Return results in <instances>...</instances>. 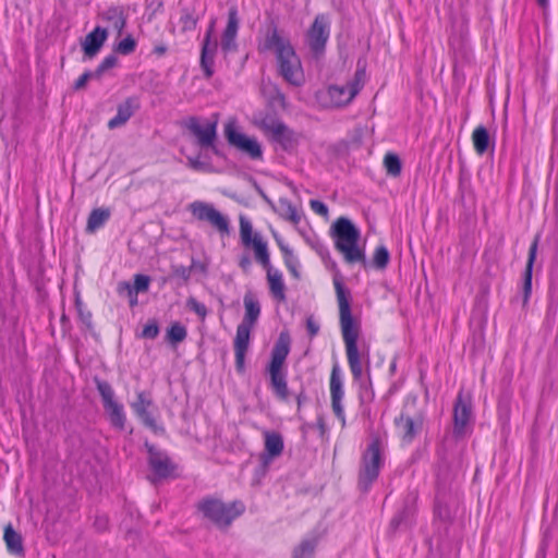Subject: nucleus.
Returning a JSON list of instances; mask_svg holds the SVG:
<instances>
[{"instance_id": "nucleus-1", "label": "nucleus", "mask_w": 558, "mask_h": 558, "mask_svg": "<svg viewBox=\"0 0 558 558\" xmlns=\"http://www.w3.org/2000/svg\"><path fill=\"white\" fill-rule=\"evenodd\" d=\"M333 286L339 305L340 326L343 341L345 344L348 363L353 379L355 381H360L363 376V366L361 361V354L357 348L359 328L357 326H355L353 316L351 314V293L344 287L341 278H339L338 276L333 278Z\"/></svg>"}, {"instance_id": "nucleus-2", "label": "nucleus", "mask_w": 558, "mask_h": 558, "mask_svg": "<svg viewBox=\"0 0 558 558\" xmlns=\"http://www.w3.org/2000/svg\"><path fill=\"white\" fill-rule=\"evenodd\" d=\"M264 48L275 50L279 74L291 85L300 86L303 82L301 60L290 40L281 37L276 26L268 31Z\"/></svg>"}, {"instance_id": "nucleus-3", "label": "nucleus", "mask_w": 558, "mask_h": 558, "mask_svg": "<svg viewBox=\"0 0 558 558\" xmlns=\"http://www.w3.org/2000/svg\"><path fill=\"white\" fill-rule=\"evenodd\" d=\"M335 239L336 248L342 253L345 263H360L364 268L368 266L364 248L357 245L360 231L347 217H339L330 228Z\"/></svg>"}, {"instance_id": "nucleus-4", "label": "nucleus", "mask_w": 558, "mask_h": 558, "mask_svg": "<svg viewBox=\"0 0 558 558\" xmlns=\"http://www.w3.org/2000/svg\"><path fill=\"white\" fill-rule=\"evenodd\" d=\"M291 338L288 332L282 331L270 353V361L266 366V374L269 377V386L274 395L281 401H287L290 393L288 389L287 372L284 364L290 352Z\"/></svg>"}, {"instance_id": "nucleus-5", "label": "nucleus", "mask_w": 558, "mask_h": 558, "mask_svg": "<svg viewBox=\"0 0 558 558\" xmlns=\"http://www.w3.org/2000/svg\"><path fill=\"white\" fill-rule=\"evenodd\" d=\"M243 302L245 314L243 320L236 327L234 338L235 369L239 374L245 372V354L250 345L251 330L260 315L259 302L251 292L245 293Z\"/></svg>"}, {"instance_id": "nucleus-6", "label": "nucleus", "mask_w": 558, "mask_h": 558, "mask_svg": "<svg viewBox=\"0 0 558 558\" xmlns=\"http://www.w3.org/2000/svg\"><path fill=\"white\" fill-rule=\"evenodd\" d=\"M242 500L225 502L219 498L205 497L197 504V510L219 530H228L233 521L245 512Z\"/></svg>"}, {"instance_id": "nucleus-7", "label": "nucleus", "mask_w": 558, "mask_h": 558, "mask_svg": "<svg viewBox=\"0 0 558 558\" xmlns=\"http://www.w3.org/2000/svg\"><path fill=\"white\" fill-rule=\"evenodd\" d=\"M380 446V438L374 437L362 456L357 480V486L362 493L368 492L373 483L378 478L383 465Z\"/></svg>"}, {"instance_id": "nucleus-8", "label": "nucleus", "mask_w": 558, "mask_h": 558, "mask_svg": "<svg viewBox=\"0 0 558 558\" xmlns=\"http://www.w3.org/2000/svg\"><path fill=\"white\" fill-rule=\"evenodd\" d=\"M144 446L148 453L147 463L153 473L147 477L150 483L156 484L159 481L177 476V464L170 459L167 452L159 450L148 441H145Z\"/></svg>"}, {"instance_id": "nucleus-9", "label": "nucleus", "mask_w": 558, "mask_h": 558, "mask_svg": "<svg viewBox=\"0 0 558 558\" xmlns=\"http://www.w3.org/2000/svg\"><path fill=\"white\" fill-rule=\"evenodd\" d=\"M218 113L211 116V120L201 123L198 117L192 116L182 122V126L194 137V143L201 149H208L217 142Z\"/></svg>"}, {"instance_id": "nucleus-10", "label": "nucleus", "mask_w": 558, "mask_h": 558, "mask_svg": "<svg viewBox=\"0 0 558 558\" xmlns=\"http://www.w3.org/2000/svg\"><path fill=\"white\" fill-rule=\"evenodd\" d=\"M259 129L271 133L274 142L278 143L284 151H292L298 145L295 132L279 120L276 114L266 113L258 123Z\"/></svg>"}, {"instance_id": "nucleus-11", "label": "nucleus", "mask_w": 558, "mask_h": 558, "mask_svg": "<svg viewBox=\"0 0 558 558\" xmlns=\"http://www.w3.org/2000/svg\"><path fill=\"white\" fill-rule=\"evenodd\" d=\"M225 136L230 146L247 155L252 160L263 158V149L258 141L239 132L235 121H229L225 125Z\"/></svg>"}, {"instance_id": "nucleus-12", "label": "nucleus", "mask_w": 558, "mask_h": 558, "mask_svg": "<svg viewBox=\"0 0 558 558\" xmlns=\"http://www.w3.org/2000/svg\"><path fill=\"white\" fill-rule=\"evenodd\" d=\"M329 35L328 16L317 14L306 33V43L315 59H319L324 54Z\"/></svg>"}, {"instance_id": "nucleus-13", "label": "nucleus", "mask_w": 558, "mask_h": 558, "mask_svg": "<svg viewBox=\"0 0 558 558\" xmlns=\"http://www.w3.org/2000/svg\"><path fill=\"white\" fill-rule=\"evenodd\" d=\"M190 211L198 221L208 222L218 232L223 234L230 233L229 220L217 210L214 205L201 201H195L190 204Z\"/></svg>"}, {"instance_id": "nucleus-14", "label": "nucleus", "mask_w": 558, "mask_h": 558, "mask_svg": "<svg viewBox=\"0 0 558 558\" xmlns=\"http://www.w3.org/2000/svg\"><path fill=\"white\" fill-rule=\"evenodd\" d=\"M251 222L243 216L240 217V236L244 246H253L256 260L267 270L272 267L269 259L267 243L258 234L252 236Z\"/></svg>"}, {"instance_id": "nucleus-15", "label": "nucleus", "mask_w": 558, "mask_h": 558, "mask_svg": "<svg viewBox=\"0 0 558 558\" xmlns=\"http://www.w3.org/2000/svg\"><path fill=\"white\" fill-rule=\"evenodd\" d=\"M395 425L399 430L402 442L411 444L423 430L424 415L422 413L411 415L407 410H403L395 418Z\"/></svg>"}, {"instance_id": "nucleus-16", "label": "nucleus", "mask_w": 558, "mask_h": 558, "mask_svg": "<svg viewBox=\"0 0 558 558\" xmlns=\"http://www.w3.org/2000/svg\"><path fill=\"white\" fill-rule=\"evenodd\" d=\"M153 405V399L147 391H138L136 400L131 403L132 410L146 427L150 428L155 434L163 433L165 428L157 425L153 413L149 411V408Z\"/></svg>"}, {"instance_id": "nucleus-17", "label": "nucleus", "mask_w": 558, "mask_h": 558, "mask_svg": "<svg viewBox=\"0 0 558 558\" xmlns=\"http://www.w3.org/2000/svg\"><path fill=\"white\" fill-rule=\"evenodd\" d=\"M215 21H211L202 44L201 50V68L204 72L206 78H210L214 73V64H215V56L218 49V43L216 40H211L214 33Z\"/></svg>"}, {"instance_id": "nucleus-18", "label": "nucleus", "mask_w": 558, "mask_h": 558, "mask_svg": "<svg viewBox=\"0 0 558 558\" xmlns=\"http://www.w3.org/2000/svg\"><path fill=\"white\" fill-rule=\"evenodd\" d=\"M342 380L340 377V369L337 364L333 365L330 374V396H331V409L337 418L341 422V426H345L344 410L342 407L343 398Z\"/></svg>"}, {"instance_id": "nucleus-19", "label": "nucleus", "mask_w": 558, "mask_h": 558, "mask_svg": "<svg viewBox=\"0 0 558 558\" xmlns=\"http://www.w3.org/2000/svg\"><path fill=\"white\" fill-rule=\"evenodd\" d=\"M472 415V407L470 397L464 396L463 391L458 393V397L453 407V433L456 436H460L464 433V428L468 425Z\"/></svg>"}, {"instance_id": "nucleus-20", "label": "nucleus", "mask_w": 558, "mask_h": 558, "mask_svg": "<svg viewBox=\"0 0 558 558\" xmlns=\"http://www.w3.org/2000/svg\"><path fill=\"white\" fill-rule=\"evenodd\" d=\"M239 24L238 9L233 5L228 11V23L221 37V49L226 53L236 49L235 38Z\"/></svg>"}, {"instance_id": "nucleus-21", "label": "nucleus", "mask_w": 558, "mask_h": 558, "mask_svg": "<svg viewBox=\"0 0 558 558\" xmlns=\"http://www.w3.org/2000/svg\"><path fill=\"white\" fill-rule=\"evenodd\" d=\"M265 448L260 454V460L264 465H267L271 460L281 456L283 451V438L277 432H265Z\"/></svg>"}, {"instance_id": "nucleus-22", "label": "nucleus", "mask_w": 558, "mask_h": 558, "mask_svg": "<svg viewBox=\"0 0 558 558\" xmlns=\"http://www.w3.org/2000/svg\"><path fill=\"white\" fill-rule=\"evenodd\" d=\"M107 37V29L100 26L95 27L93 32L87 34L85 40L82 43V48L85 57L89 59L94 58L101 49Z\"/></svg>"}, {"instance_id": "nucleus-23", "label": "nucleus", "mask_w": 558, "mask_h": 558, "mask_svg": "<svg viewBox=\"0 0 558 558\" xmlns=\"http://www.w3.org/2000/svg\"><path fill=\"white\" fill-rule=\"evenodd\" d=\"M539 239H541V235L537 233L534 236V240L529 250L527 263H526L524 274H523V303L524 304L529 301L530 295L532 293L533 265H534V262L536 258Z\"/></svg>"}, {"instance_id": "nucleus-24", "label": "nucleus", "mask_w": 558, "mask_h": 558, "mask_svg": "<svg viewBox=\"0 0 558 558\" xmlns=\"http://www.w3.org/2000/svg\"><path fill=\"white\" fill-rule=\"evenodd\" d=\"M327 96L330 100L331 107H343L350 104L355 96H351V86L347 85H330L327 89Z\"/></svg>"}, {"instance_id": "nucleus-25", "label": "nucleus", "mask_w": 558, "mask_h": 558, "mask_svg": "<svg viewBox=\"0 0 558 558\" xmlns=\"http://www.w3.org/2000/svg\"><path fill=\"white\" fill-rule=\"evenodd\" d=\"M3 539L5 542L7 549L11 555L16 557H23L25 555L23 537L13 529L11 523L4 526Z\"/></svg>"}, {"instance_id": "nucleus-26", "label": "nucleus", "mask_w": 558, "mask_h": 558, "mask_svg": "<svg viewBox=\"0 0 558 558\" xmlns=\"http://www.w3.org/2000/svg\"><path fill=\"white\" fill-rule=\"evenodd\" d=\"M134 102L133 98H128L118 106L117 114L108 122L109 130L120 128L129 121L134 113Z\"/></svg>"}, {"instance_id": "nucleus-27", "label": "nucleus", "mask_w": 558, "mask_h": 558, "mask_svg": "<svg viewBox=\"0 0 558 558\" xmlns=\"http://www.w3.org/2000/svg\"><path fill=\"white\" fill-rule=\"evenodd\" d=\"M267 271V281L269 284V290L274 299L279 302L286 301V286L282 280V275L279 270L274 269V267H269Z\"/></svg>"}, {"instance_id": "nucleus-28", "label": "nucleus", "mask_w": 558, "mask_h": 558, "mask_svg": "<svg viewBox=\"0 0 558 558\" xmlns=\"http://www.w3.org/2000/svg\"><path fill=\"white\" fill-rule=\"evenodd\" d=\"M263 95L266 97L267 106L276 110V108L286 109L287 101L284 94L280 90V88L276 84H267L262 88Z\"/></svg>"}, {"instance_id": "nucleus-29", "label": "nucleus", "mask_w": 558, "mask_h": 558, "mask_svg": "<svg viewBox=\"0 0 558 558\" xmlns=\"http://www.w3.org/2000/svg\"><path fill=\"white\" fill-rule=\"evenodd\" d=\"M101 17L111 23L113 28L121 35L124 27L126 26V14L123 7L113 5L102 12Z\"/></svg>"}, {"instance_id": "nucleus-30", "label": "nucleus", "mask_w": 558, "mask_h": 558, "mask_svg": "<svg viewBox=\"0 0 558 558\" xmlns=\"http://www.w3.org/2000/svg\"><path fill=\"white\" fill-rule=\"evenodd\" d=\"M434 514L442 522H449L452 519L451 510L447 502V492L445 488H438L435 497Z\"/></svg>"}, {"instance_id": "nucleus-31", "label": "nucleus", "mask_w": 558, "mask_h": 558, "mask_svg": "<svg viewBox=\"0 0 558 558\" xmlns=\"http://www.w3.org/2000/svg\"><path fill=\"white\" fill-rule=\"evenodd\" d=\"M150 278L149 276L137 274L134 276V284H130L126 281H122L118 284V292L123 293H138L146 292L149 288Z\"/></svg>"}, {"instance_id": "nucleus-32", "label": "nucleus", "mask_w": 558, "mask_h": 558, "mask_svg": "<svg viewBox=\"0 0 558 558\" xmlns=\"http://www.w3.org/2000/svg\"><path fill=\"white\" fill-rule=\"evenodd\" d=\"M110 218V210L108 208H95L90 211L87 225H86V231L88 233H93L99 228H101L107 220Z\"/></svg>"}, {"instance_id": "nucleus-33", "label": "nucleus", "mask_w": 558, "mask_h": 558, "mask_svg": "<svg viewBox=\"0 0 558 558\" xmlns=\"http://www.w3.org/2000/svg\"><path fill=\"white\" fill-rule=\"evenodd\" d=\"M474 149L478 155H484L490 145V136L484 125H478L472 134Z\"/></svg>"}, {"instance_id": "nucleus-34", "label": "nucleus", "mask_w": 558, "mask_h": 558, "mask_svg": "<svg viewBox=\"0 0 558 558\" xmlns=\"http://www.w3.org/2000/svg\"><path fill=\"white\" fill-rule=\"evenodd\" d=\"M275 211L282 219L291 221L294 225H298L301 220V217L298 215L295 206L288 198H280L278 201V206L275 208Z\"/></svg>"}, {"instance_id": "nucleus-35", "label": "nucleus", "mask_w": 558, "mask_h": 558, "mask_svg": "<svg viewBox=\"0 0 558 558\" xmlns=\"http://www.w3.org/2000/svg\"><path fill=\"white\" fill-rule=\"evenodd\" d=\"M199 21L195 8L184 7L181 9L180 24L182 32H192L196 29Z\"/></svg>"}, {"instance_id": "nucleus-36", "label": "nucleus", "mask_w": 558, "mask_h": 558, "mask_svg": "<svg viewBox=\"0 0 558 558\" xmlns=\"http://www.w3.org/2000/svg\"><path fill=\"white\" fill-rule=\"evenodd\" d=\"M106 412L109 414L111 424L122 430L125 425V414L123 412V407L119 404L117 401L111 404L104 405Z\"/></svg>"}, {"instance_id": "nucleus-37", "label": "nucleus", "mask_w": 558, "mask_h": 558, "mask_svg": "<svg viewBox=\"0 0 558 558\" xmlns=\"http://www.w3.org/2000/svg\"><path fill=\"white\" fill-rule=\"evenodd\" d=\"M192 268L183 265H171V272L168 277L163 278L162 281L177 280L179 287L186 286L191 279Z\"/></svg>"}, {"instance_id": "nucleus-38", "label": "nucleus", "mask_w": 558, "mask_h": 558, "mask_svg": "<svg viewBox=\"0 0 558 558\" xmlns=\"http://www.w3.org/2000/svg\"><path fill=\"white\" fill-rule=\"evenodd\" d=\"M318 539L316 537L311 539H303L299 546L293 549L292 558H313Z\"/></svg>"}, {"instance_id": "nucleus-39", "label": "nucleus", "mask_w": 558, "mask_h": 558, "mask_svg": "<svg viewBox=\"0 0 558 558\" xmlns=\"http://www.w3.org/2000/svg\"><path fill=\"white\" fill-rule=\"evenodd\" d=\"M186 336V328L179 322L173 323L167 330V340L173 345L184 341Z\"/></svg>"}, {"instance_id": "nucleus-40", "label": "nucleus", "mask_w": 558, "mask_h": 558, "mask_svg": "<svg viewBox=\"0 0 558 558\" xmlns=\"http://www.w3.org/2000/svg\"><path fill=\"white\" fill-rule=\"evenodd\" d=\"M390 260V254L385 245H379L376 247L373 259H372V266L378 270H384L387 268Z\"/></svg>"}, {"instance_id": "nucleus-41", "label": "nucleus", "mask_w": 558, "mask_h": 558, "mask_svg": "<svg viewBox=\"0 0 558 558\" xmlns=\"http://www.w3.org/2000/svg\"><path fill=\"white\" fill-rule=\"evenodd\" d=\"M94 383L99 395L101 396L104 405H107L109 403L111 404L112 402H114V392L112 390L111 385L108 381L102 380L96 376L94 377Z\"/></svg>"}, {"instance_id": "nucleus-42", "label": "nucleus", "mask_w": 558, "mask_h": 558, "mask_svg": "<svg viewBox=\"0 0 558 558\" xmlns=\"http://www.w3.org/2000/svg\"><path fill=\"white\" fill-rule=\"evenodd\" d=\"M366 77L365 65L357 61L354 77L348 83L351 86V96H356L362 89Z\"/></svg>"}, {"instance_id": "nucleus-43", "label": "nucleus", "mask_w": 558, "mask_h": 558, "mask_svg": "<svg viewBox=\"0 0 558 558\" xmlns=\"http://www.w3.org/2000/svg\"><path fill=\"white\" fill-rule=\"evenodd\" d=\"M384 166L388 174L398 177L402 170L401 159L397 154L388 153L384 158Z\"/></svg>"}, {"instance_id": "nucleus-44", "label": "nucleus", "mask_w": 558, "mask_h": 558, "mask_svg": "<svg viewBox=\"0 0 558 558\" xmlns=\"http://www.w3.org/2000/svg\"><path fill=\"white\" fill-rule=\"evenodd\" d=\"M415 500H416V496H413L411 501L409 499H407L404 501L402 509L398 512V514L400 517H402V519L404 521V525L412 524V521H413V518L415 514V506H414Z\"/></svg>"}, {"instance_id": "nucleus-45", "label": "nucleus", "mask_w": 558, "mask_h": 558, "mask_svg": "<svg viewBox=\"0 0 558 558\" xmlns=\"http://www.w3.org/2000/svg\"><path fill=\"white\" fill-rule=\"evenodd\" d=\"M75 307L77 310V313H78V317L81 319V322L85 325L86 329L94 333V325H93V315L89 311H84L83 310V303L80 299H76L75 301Z\"/></svg>"}, {"instance_id": "nucleus-46", "label": "nucleus", "mask_w": 558, "mask_h": 558, "mask_svg": "<svg viewBox=\"0 0 558 558\" xmlns=\"http://www.w3.org/2000/svg\"><path fill=\"white\" fill-rule=\"evenodd\" d=\"M278 246L283 255V260L287 268L300 265L298 257L294 255L293 251L287 244L278 240Z\"/></svg>"}, {"instance_id": "nucleus-47", "label": "nucleus", "mask_w": 558, "mask_h": 558, "mask_svg": "<svg viewBox=\"0 0 558 558\" xmlns=\"http://www.w3.org/2000/svg\"><path fill=\"white\" fill-rule=\"evenodd\" d=\"M136 48V41L131 36L128 35L124 39H122L116 47V51L120 54L128 56L131 54Z\"/></svg>"}, {"instance_id": "nucleus-48", "label": "nucleus", "mask_w": 558, "mask_h": 558, "mask_svg": "<svg viewBox=\"0 0 558 558\" xmlns=\"http://www.w3.org/2000/svg\"><path fill=\"white\" fill-rule=\"evenodd\" d=\"M186 307L194 312L202 320H204L208 314L207 307L203 303H199L194 296H190L186 300Z\"/></svg>"}, {"instance_id": "nucleus-49", "label": "nucleus", "mask_w": 558, "mask_h": 558, "mask_svg": "<svg viewBox=\"0 0 558 558\" xmlns=\"http://www.w3.org/2000/svg\"><path fill=\"white\" fill-rule=\"evenodd\" d=\"M158 335L159 326L155 319L148 322L142 330V337L145 339H155Z\"/></svg>"}, {"instance_id": "nucleus-50", "label": "nucleus", "mask_w": 558, "mask_h": 558, "mask_svg": "<svg viewBox=\"0 0 558 558\" xmlns=\"http://www.w3.org/2000/svg\"><path fill=\"white\" fill-rule=\"evenodd\" d=\"M189 166L197 171H211L210 166L207 162H204L199 159V157H189L187 158Z\"/></svg>"}, {"instance_id": "nucleus-51", "label": "nucleus", "mask_w": 558, "mask_h": 558, "mask_svg": "<svg viewBox=\"0 0 558 558\" xmlns=\"http://www.w3.org/2000/svg\"><path fill=\"white\" fill-rule=\"evenodd\" d=\"M311 208L318 215L326 217L328 215V207L325 203L318 199L310 202Z\"/></svg>"}, {"instance_id": "nucleus-52", "label": "nucleus", "mask_w": 558, "mask_h": 558, "mask_svg": "<svg viewBox=\"0 0 558 558\" xmlns=\"http://www.w3.org/2000/svg\"><path fill=\"white\" fill-rule=\"evenodd\" d=\"M319 328V324L315 322L312 315L306 318V329L311 338L318 335Z\"/></svg>"}, {"instance_id": "nucleus-53", "label": "nucleus", "mask_w": 558, "mask_h": 558, "mask_svg": "<svg viewBox=\"0 0 558 558\" xmlns=\"http://www.w3.org/2000/svg\"><path fill=\"white\" fill-rule=\"evenodd\" d=\"M109 520L106 515H97L94 521V526L98 532H104L108 529Z\"/></svg>"}, {"instance_id": "nucleus-54", "label": "nucleus", "mask_w": 558, "mask_h": 558, "mask_svg": "<svg viewBox=\"0 0 558 558\" xmlns=\"http://www.w3.org/2000/svg\"><path fill=\"white\" fill-rule=\"evenodd\" d=\"M118 63V58L116 54L111 53L107 56L102 62L99 64L105 71L114 68Z\"/></svg>"}, {"instance_id": "nucleus-55", "label": "nucleus", "mask_w": 558, "mask_h": 558, "mask_svg": "<svg viewBox=\"0 0 558 558\" xmlns=\"http://www.w3.org/2000/svg\"><path fill=\"white\" fill-rule=\"evenodd\" d=\"M90 80L89 71L84 72L74 83L73 89L80 90L85 88L87 82Z\"/></svg>"}, {"instance_id": "nucleus-56", "label": "nucleus", "mask_w": 558, "mask_h": 558, "mask_svg": "<svg viewBox=\"0 0 558 558\" xmlns=\"http://www.w3.org/2000/svg\"><path fill=\"white\" fill-rule=\"evenodd\" d=\"M401 525H404V521L402 517H400L398 513L393 515V518L390 521L389 529L392 532H396Z\"/></svg>"}, {"instance_id": "nucleus-57", "label": "nucleus", "mask_w": 558, "mask_h": 558, "mask_svg": "<svg viewBox=\"0 0 558 558\" xmlns=\"http://www.w3.org/2000/svg\"><path fill=\"white\" fill-rule=\"evenodd\" d=\"M190 268H192V271L193 270H198L203 274H206L207 272V266L199 262V260H196L195 258H192V263L190 265Z\"/></svg>"}, {"instance_id": "nucleus-58", "label": "nucleus", "mask_w": 558, "mask_h": 558, "mask_svg": "<svg viewBox=\"0 0 558 558\" xmlns=\"http://www.w3.org/2000/svg\"><path fill=\"white\" fill-rule=\"evenodd\" d=\"M295 399H296V404H298V411H300L302 405H303V403L307 401V396L305 393L304 388H302L299 391V393L296 395Z\"/></svg>"}, {"instance_id": "nucleus-59", "label": "nucleus", "mask_w": 558, "mask_h": 558, "mask_svg": "<svg viewBox=\"0 0 558 558\" xmlns=\"http://www.w3.org/2000/svg\"><path fill=\"white\" fill-rule=\"evenodd\" d=\"M316 427L318 428L320 436L323 437L327 432V426L323 415H319L316 420Z\"/></svg>"}, {"instance_id": "nucleus-60", "label": "nucleus", "mask_w": 558, "mask_h": 558, "mask_svg": "<svg viewBox=\"0 0 558 558\" xmlns=\"http://www.w3.org/2000/svg\"><path fill=\"white\" fill-rule=\"evenodd\" d=\"M239 266L244 270L246 271L250 266H251V258L247 254H244L241 256L240 260H239Z\"/></svg>"}, {"instance_id": "nucleus-61", "label": "nucleus", "mask_w": 558, "mask_h": 558, "mask_svg": "<svg viewBox=\"0 0 558 558\" xmlns=\"http://www.w3.org/2000/svg\"><path fill=\"white\" fill-rule=\"evenodd\" d=\"M105 72L106 71L100 65H98L95 71H89L90 80H100Z\"/></svg>"}, {"instance_id": "nucleus-62", "label": "nucleus", "mask_w": 558, "mask_h": 558, "mask_svg": "<svg viewBox=\"0 0 558 558\" xmlns=\"http://www.w3.org/2000/svg\"><path fill=\"white\" fill-rule=\"evenodd\" d=\"M208 149H210L217 157H220V158H225L226 159V155L223 154V151L217 146V142H214L213 143V146H208Z\"/></svg>"}, {"instance_id": "nucleus-63", "label": "nucleus", "mask_w": 558, "mask_h": 558, "mask_svg": "<svg viewBox=\"0 0 558 558\" xmlns=\"http://www.w3.org/2000/svg\"><path fill=\"white\" fill-rule=\"evenodd\" d=\"M299 267L300 265L288 267V270L290 271L291 276L296 280L301 279V272L299 270Z\"/></svg>"}, {"instance_id": "nucleus-64", "label": "nucleus", "mask_w": 558, "mask_h": 558, "mask_svg": "<svg viewBox=\"0 0 558 558\" xmlns=\"http://www.w3.org/2000/svg\"><path fill=\"white\" fill-rule=\"evenodd\" d=\"M299 267L300 265L288 267V270L290 271L291 276L296 280L301 279V272L299 270Z\"/></svg>"}]
</instances>
